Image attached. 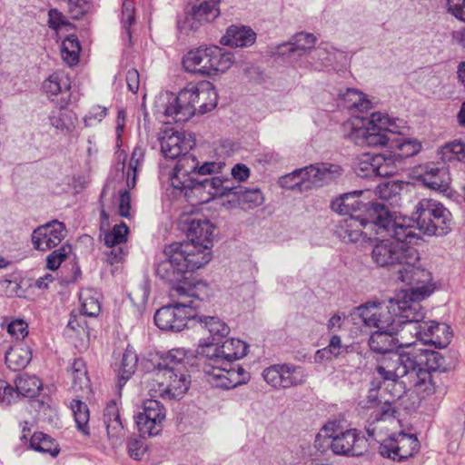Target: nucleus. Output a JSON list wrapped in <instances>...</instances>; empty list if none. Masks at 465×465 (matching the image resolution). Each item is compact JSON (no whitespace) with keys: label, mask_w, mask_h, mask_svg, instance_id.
<instances>
[{"label":"nucleus","mask_w":465,"mask_h":465,"mask_svg":"<svg viewBox=\"0 0 465 465\" xmlns=\"http://www.w3.org/2000/svg\"><path fill=\"white\" fill-rule=\"evenodd\" d=\"M420 444L414 434L394 433L382 440L379 452L384 458L401 462L413 457L420 450Z\"/></svg>","instance_id":"13"},{"label":"nucleus","mask_w":465,"mask_h":465,"mask_svg":"<svg viewBox=\"0 0 465 465\" xmlns=\"http://www.w3.org/2000/svg\"><path fill=\"white\" fill-rule=\"evenodd\" d=\"M42 388V382L36 376L27 374L20 375L15 380V396L33 398Z\"/></svg>","instance_id":"43"},{"label":"nucleus","mask_w":465,"mask_h":465,"mask_svg":"<svg viewBox=\"0 0 465 465\" xmlns=\"http://www.w3.org/2000/svg\"><path fill=\"white\" fill-rule=\"evenodd\" d=\"M316 43V37L311 33L299 32L292 35L287 43L276 46L273 55L292 58L309 54Z\"/></svg>","instance_id":"24"},{"label":"nucleus","mask_w":465,"mask_h":465,"mask_svg":"<svg viewBox=\"0 0 465 465\" xmlns=\"http://www.w3.org/2000/svg\"><path fill=\"white\" fill-rule=\"evenodd\" d=\"M396 133L398 131L392 120L387 114L376 112L371 114L369 126L353 128L349 139L359 146L390 148Z\"/></svg>","instance_id":"11"},{"label":"nucleus","mask_w":465,"mask_h":465,"mask_svg":"<svg viewBox=\"0 0 465 465\" xmlns=\"http://www.w3.org/2000/svg\"><path fill=\"white\" fill-rule=\"evenodd\" d=\"M80 50L79 41L74 35H68L62 43L63 58L70 66L78 63Z\"/></svg>","instance_id":"49"},{"label":"nucleus","mask_w":465,"mask_h":465,"mask_svg":"<svg viewBox=\"0 0 465 465\" xmlns=\"http://www.w3.org/2000/svg\"><path fill=\"white\" fill-rule=\"evenodd\" d=\"M263 381L275 389H286L305 382L306 375L301 366L275 364L263 370Z\"/></svg>","instance_id":"18"},{"label":"nucleus","mask_w":465,"mask_h":465,"mask_svg":"<svg viewBox=\"0 0 465 465\" xmlns=\"http://www.w3.org/2000/svg\"><path fill=\"white\" fill-rule=\"evenodd\" d=\"M397 302V299H391L388 304L373 302L372 308L376 310L375 324L373 327L377 330L399 331L401 330L398 320V307L391 308L392 303Z\"/></svg>","instance_id":"28"},{"label":"nucleus","mask_w":465,"mask_h":465,"mask_svg":"<svg viewBox=\"0 0 465 465\" xmlns=\"http://www.w3.org/2000/svg\"><path fill=\"white\" fill-rule=\"evenodd\" d=\"M70 88V78L64 72L52 74L42 84L44 93L52 101H56L59 107H64L69 104Z\"/></svg>","instance_id":"22"},{"label":"nucleus","mask_w":465,"mask_h":465,"mask_svg":"<svg viewBox=\"0 0 465 465\" xmlns=\"http://www.w3.org/2000/svg\"><path fill=\"white\" fill-rule=\"evenodd\" d=\"M221 0H195L191 11L183 21H178L181 32L188 34L197 30L204 23L213 22L220 15L218 5Z\"/></svg>","instance_id":"17"},{"label":"nucleus","mask_w":465,"mask_h":465,"mask_svg":"<svg viewBox=\"0 0 465 465\" xmlns=\"http://www.w3.org/2000/svg\"><path fill=\"white\" fill-rule=\"evenodd\" d=\"M81 304L80 312L88 317H96L100 313L101 306L98 293L91 289L82 290L79 294Z\"/></svg>","instance_id":"46"},{"label":"nucleus","mask_w":465,"mask_h":465,"mask_svg":"<svg viewBox=\"0 0 465 465\" xmlns=\"http://www.w3.org/2000/svg\"><path fill=\"white\" fill-rule=\"evenodd\" d=\"M65 237V227L63 223L53 220L38 226L32 233V242L38 251H47L57 246Z\"/></svg>","instance_id":"20"},{"label":"nucleus","mask_w":465,"mask_h":465,"mask_svg":"<svg viewBox=\"0 0 465 465\" xmlns=\"http://www.w3.org/2000/svg\"><path fill=\"white\" fill-rule=\"evenodd\" d=\"M446 7L448 13L465 22V0H447Z\"/></svg>","instance_id":"63"},{"label":"nucleus","mask_w":465,"mask_h":465,"mask_svg":"<svg viewBox=\"0 0 465 465\" xmlns=\"http://www.w3.org/2000/svg\"><path fill=\"white\" fill-rule=\"evenodd\" d=\"M225 165L226 164L223 160L205 161L202 163H199L198 178L203 175H214L221 173Z\"/></svg>","instance_id":"58"},{"label":"nucleus","mask_w":465,"mask_h":465,"mask_svg":"<svg viewBox=\"0 0 465 465\" xmlns=\"http://www.w3.org/2000/svg\"><path fill=\"white\" fill-rule=\"evenodd\" d=\"M71 410L74 414L77 429L84 435H89V409L86 403L80 400H73L71 402Z\"/></svg>","instance_id":"47"},{"label":"nucleus","mask_w":465,"mask_h":465,"mask_svg":"<svg viewBox=\"0 0 465 465\" xmlns=\"http://www.w3.org/2000/svg\"><path fill=\"white\" fill-rule=\"evenodd\" d=\"M398 332L377 330L369 338L370 350L382 356L375 368L381 380L397 383L401 378L410 377L420 401L436 393L444 394L447 374L458 364L457 352L410 345L404 350L396 337Z\"/></svg>","instance_id":"1"},{"label":"nucleus","mask_w":465,"mask_h":465,"mask_svg":"<svg viewBox=\"0 0 465 465\" xmlns=\"http://www.w3.org/2000/svg\"><path fill=\"white\" fill-rule=\"evenodd\" d=\"M256 39V34L244 25H231L226 34L221 38V44L231 47H246L252 45Z\"/></svg>","instance_id":"32"},{"label":"nucleus","mask_w":465,"mask_h":465,"mask_svg":"<svg viewBox=\"0 0 465 465\" xmlns=\"http://www.w3.org/2000/svg\"><path fill=\"white\" fill-rule=\"evenodd\" d=\"M397 410L389 401H385L383 403L376 405L368 418L369 427L366 429L367 434L370 438L374 436L375 429L371 426L381 420H391L396 417Z\"/></svg>","instance_id":"41"},{"label":"nucleus","mask_w":465,"mask_h":465,"mask_svg":"<svg viewBox=\"0 0 465 465\" xmlns=\"http://www.w3.org/2000/svg\"><path fill=\"white\" fill-rule=\"evenodd\" d=\"M203 46L190 50L183 59V65L187 72L199 74L202 67Z\"/></svg>","instance_id":"55"},{"label":"nucleus","mask_w":465,"mask_h":465,"mask_svg":"<svg viewBox=\"0 0 465 465\" xmlns=\"http://www.w3.org/2000/svg\"><path fill=\"white\" fill-rule=\"evenodd\" d=\"M143 384L153 398L179 400L188 391L190 380L188 371L154 369L145 374Z\"/></svg>","instance_id":"10"},{"label":"nucleus","mask_w":465,"mask_h":465,"mask_svg":"<svg viewBox=\"0 0 465 465\" xmlns=\"http://www.w3.org/2000/svg\"><path fill=\"white\" fill-rule=\"evenodd\" d=\"M106 114L107 109L105 107L100 105L94 106L84 118L85 126H92L96 123H100Z\"/></svg>","instance_id":"62"},{"label":"nucleus","mask_w":465,"mask_h":465,"mask_svg":"<svg viewBox=\"0 0 465 465\" xmlns=\"http://www.w3.org/2000/svg\"><path fill=\"white\" fill-rule=\"evenodd\" d=\"M448 325L445 323H440L435 321L421 322L418 325H413V331H415L416 336L423 341L425 343V338L431 339L436 331L443 333L447 331Z\"/></svg>","instance_id":"53"},{"label":"nucleus","mask_w":465,"mask_h":465,"mask_svg":"<svg viewBox=\"0 0 465 465\" xmlns=\"http://www.w3.org/2000/svg\"><path fill=\"white\" fill-rule=\"evenodd\" d=\"M366 227L374 231V224L368 220L356 215L348 216L338 223L335 233L343 242L354 243L366 237V233L363 232Z\"/></svg>","instance_id":"25"},{"label":"nucleus","mask_w":465,"mask_h":465,"mask_svg":"<svg viewBox=\"0 0 465 465\" xmlns=\"http://www.w3.org/2000/svg\"><path fill=\"white\" fill-rule=\"evenodd\" d=\"M214 229V226L206 219L192 218L187 221L188 241L180 242V244L191 243L194 247L191 252L194 255H204L207 264L212 258L211 249Z\"/></svg>","instance_id":"14"},{"label":"nucleus","mask_w":465,"mask_h":465,"mask_svg":"<svg viewBox=\"0 0 465 465\" xmlns=\"http://www.w3.org/2000/svg\"><path fill=\"white\" fill-rule=\"evenodd\" d=\"M411 224L429 236H445L452 230V214L441 203L423 198L415 206Z\"/></svg>","instance_id":"7"},{"label":"nucleus","mask_w":465,"mask_h":465,"mask_svg":"<svg viewBox=\"0 0 465 465\" xmlns=\"http://www.w3.org/2000/svg\"><path fill=\"white\" fill-rule=\"evenodd\" d=\"M391 150L386 154V158L392 160V166L397 169V163H401L405 158L411 157L417 154L420 149L421 144L416 139H408L404 137H393L390 143Z\"/></svg>","instance_id":"29"},{"label":"nucleus","mask_w":465,"mask_h":465,"mask_svg":"<svg viewBox=\"0 0 465 465\" xmlns=\"http://www.w3.org/2000/svg\"><path fill=\"white\" fill-rule=\"evenodd\" d=\"M353 171L357 176L364 179L386 177L396 173L392 160L385 153H362L353 163Z\"/></svg>","instance_id":"16"},{"label":"nucleus","mask_w":465,"mask_h":465,"mask_svg":"<svg viewBox=\"0 0 465 465\" xmlns=\"http://www.w3.org/2000/svg\"><path fill=\"white\" fill-rule=\"evenodd\" d=\"M452 338V331L450 327L448 325L447 331L440 333V331H436L433 335V338L427 339L425 338V344L434 345L436 348L443 349L446 348Z\"/></svg>","instance_id":"59"},{"label":"nucleus","mask_w":465,"mask_h":465,"mask_svg":"<svg viewBox=\"0 0 465 465\" xmlns=\"http://www.w3.org/2000/svg\"><path fill=\"white\" fill-rule=\"evenodd\" d=\"M229 184L232 186L233 189L228 191L224 196H228L229 194L237 195L239 201L242 203H249V207L257 205L259 201L262 200V193L258 188L243 190L241 186H234L231 179Z\"/></svg>","instance_id":"52"},{"label":"nucleus","mask_w":465,"mask_h":465,"mask_svg":"<svg viewBox=\"0 0 465 465\" xmlns=\"http://www.w3.org/2000/svg\"><path fill=\"white\" fill-rule=\"evenodd\" d=\"M137 354L133 349L127 348L124 352L118 370V382L119 389L126 383L131 375L134 372L137 365Z\"/></svg>","instance_id":"42"},{"label":"nucleus","mask_w":465,"mask_h":465,"mask_svg":"<svg viewBox=\"0 0 465 465\" xmlns=\"http://www.w3.org/2000/svg\"><path fill=\"white\" fill-rule=\"evenodd\" d=\"M50 124L60 134H70L75 127V115L64 107L53 110L49 114Z\"/></svg>","instance_id":"38"},{"label":"nucleus","mask_w":465,"mask_h":465,"mask_svg":"<svg viewBox=\"0 0 465 465\" xmlns=\"http://www.w3.org/2000/svg\"><path fill=\"white\" fill-rule=\"evenodd\" d=\"M420 258L411 262V265L404 266L403 269L400 271L397 279L408 285L421 283V286H425L426 283L430 282L432 279L431 273L420 266Z\"/></svg>","instance_id":"35"},{"label":"nucleus","mask_w":465,"mask_h":465,"mask_svg":"<svg viewBox=\"0 0 465 465\" xmlns=\"http://www.w3.org/2000/svg\"><path fill=\"white\" fill-rule=\"evenodd\" d=\"M30 445L36 451L50 454L52 457H56L60 451L59 446L54 440L41 431L33 434Z\"/></svg>","instance_id":"45"},{"label":"nucleus","mask_w":465,"mask_h":465,"mask_svg":"<svg viewBox=\"0 0 465 465\" xmlns=\"http://www.w3.org/2000/svg\"><path fill=\"white\" fill-rule=\"evenodd\" d=\"M219 343L200 344L199 353L207 359L203 366L207 381L224 390L246 383L250 380L249 372L234 362L246 355L248 345L239 339Z\"/></svg>","instance_id":"5"},{"label":"nucleus","mask_w":465,"mask_h":465,"mask_svg":"<svg viewBox=\"0 0 465 465\" xmlns=\"http://www.w3.org/2000/svg\"><path fill=\"white\" fill-rule=\"evenodd\" d=\"M341 105L349 110L357 109L360 112H367L371 107V103L366 94L355 88L340 90L338 94Z\"/></svg>","instance_id":"37"},{"label":"nucleus","mask_w":465,"mask_h":465,"mask_svg":"<svg viewBox=\"0 0 465 465\" xmlns=\"http://www.w3.org/2000/svg\"><path fill=\"white\" fill-rule=\"evenodd\" d=\"M194 247L189 244L173 242L165 247L163 259L156 263V275L172 285L173 299L199 298L209 299L211 288L201 280H189L188 272H193L206 264V257L193 254Z\"/></svg>","instance_id":"3"},{"label":"nucleus","mask_w":465,"mask_h":465,"mask_svg":"<svg viewBox=\"0 0 465 465\" xmlns=\"http://www.w3.org/2000/svg\"><path fill=\"white\" fill-rule=\"evenodd\" d=\"M142 411L134 416L141 436L158 435L163 427L166 417L164 406L157 400L149 399L143 402Z\"/></svg>","instance_id":"15"},{"label":"nucleus","mask_w":465,"mask_h":465,"mask_svg":"<svg viewBox=\"0 0 465 465\" xmlns=\"http://www.w3.org/2000/svg\"><path fill=\"white\" fill-rule=\"evenodd\" d=\"M218 94L210 82L189 84L178 94L160 93L153 103L155 117L165 124L184 123L198 112L206 114L216 107Z\"/></svg>","instance_id":"4"},{"label":"nucleus","mask_w":465,"mask_h":465,"mask_svg":"<svg viewBox=\"0 0 465 465\" xmlns=\"http://www.w3.org/2000/svg\"><path fill=\"white\" fill-rule=\"evenodd\" d=\"M328 445L336 455L361 456L367 450V440L355 429L330 435Z\"/></svg>","instance_id":"19"},{"label":"nucleus","mask_w":465,"mask_h":465,"mask_svg":"<svg viewBox=\"0 0 465 465\" xmlns=\"http://www.w3.org/2000/svg\"><path fill=\"white\" fill-rule=\"evenodd\" d=\"M104 423L113 444H117L124 436V426L115 401H110L104 411Z\"/></svg>","instance_id":"30"},{"label":"nucleus","mask_w":465,"mask_h":465,"mask_svg":"<svg viewBox=\"0 0 465 465\" xmlns=\"http://www.w3.org/2000/svg\"><path fill=\"white\" fill-rule=\"evenodd\" d=\"M212 62L207 68L211 70V76L226 72L234 63L233 53L225 51L217 45H211Z\"/></svg>","instance_id":"39"},{"label":"nucleus","mask_w":465,"mask_h":465,"mask_svg":"<svg viewBox=\"0 0 465 465\" xmlns=\"http://www.w3.org/2000/svg\"><path fill=\"white\" fill-rule=\"evenodd\" d=\"M195 323H199L203 329H206L210 336L204 340L203 344H208L211 342L218 343L220 341L229 334L230 328L216 316H205L200 314V311H197V319Z\"/></svg>","instance_id":"33"},{"label":"nucleus","mask_w":465,"mask_h":465,"mask_svg":"<svg viewBox=\"0 0 465 465\" xmlns=\"http://www.w3.org/2000/svg\"><path fill=\"white\" fill-rule=\"evenodd\" d=\"M420 180L426 187L444 194H449L450 191L451 178L450 169L445 163L427 165L424 173L420 175Z\"/></svg>","instance_id":"26"},{"label":"nucleus","mask_w":465,"mask_h":465,"mask_svg":"<svg viewBox=\"0 0 465 465\" xmlns=\"http://www.w3.org/2000/svg\"><path fill=\"white\" fill-rule=\"evenodd\" d=\"M161 152L165 158L175 159L193 148L194 143L180 133L164 134L159 137Z\"/></svg>","instance_id":"27"},{"label":"nucleus","mask_w":465,"mask_h":465,"mask_svg":"<svg viewBox=\"0 0 465 465\" xmlns=\"http://www.w3.org/2000/svg\"><path fill=\"white\" fill-rule=\"evenodd\" d=\"M373 302H366L354 308L353 315L361 319L363 324L368 327H373L377 322H375L376 310L372 308Z\"/></svg>","instance_id":"56"},{"label":"nucleus","mask_w":465,"mask_h":465,"mask_svg":"<svg viewBox=\"0 0 465 465\" xmlns=\"http://www.w3.org/2000/svg\"><path fill=\"white\" fill-rule=\"evenodd\" d=\"M353 350V345L342 344L341 337L334 334L331 337L326 347L316 351L313 357L314 362L322 363L324 361H331L333 359H341L352 352Z\"/></svg>","instance_id":"31"},{"label":"nucleus","mask_w":465,"mask_h":465,"mask_svg":"<svg viewBox=\"0 0 465 465\" xmlns=\"http://www.w3.org/2000/svg\"><path fill=\"white\" fill-rule=\"evenodd\" d=\"M310 191L330 184L342 175L341 165L331 163H316L305 166Z\"/></svg>","instance_id":"23"},{"label":"nucleus","mask_w":465,"mask_h":465,"mask_svg":"<svg viewBox=\"0 0 465 465\" xmlns=\"http://www.w3.org/2000/svg\"><path fill=\"white\" fill-rule=\"evenodd\" d=\"M177 163L170 177L173 193L183 196L192 204L205 203L215 197H223L232 189L230 179L224 176L198 179L199 161L184 152L177 157Z\"/></svg>","instance_id":"6"},{"label":"nucleus","mask_w":465,"mask_h":465,"mask_svg":"<svg viewBox=\"0 0 465 465\" xmlns=\"http://www.w3.org/2000/svg\"><path fill=\"white\" fill-rule=\"evenodd\" d=\"M129 228L124 223L115 224L111 231L104 235V245L110 248L107 252V262L110 264L121 262L128 253L126 246Z\"/></svg>","instance_id":"21"},{"label":"nucleus","mask_w":465,"mask_h":465,"mask_svg":"<svg viewBox=\"0 0 465 465\" xmlns=\"http://www.w3.org/2000/svg\"><path fill=\"white\" fill-rule=\"evenodd\" d=\"M308 55L314 70L321 71L331 64V54L325 48L318 47L311 51Z\"/></svg>","instance_id":"54"},{"label":"nucleus","mask_w":465,"mask_h":465,"mask_svg":"<svg viewBox=\"0 0 465 465\" xmlns=\"http://www.w3.org/2000/svg\"><path fill=\"white\" fill-rule=\"evenodd\" d=\"M71 376L74 390L89 388L90 380L87 375L85 362L82 359H74L71 367Z\"/></svg>","instance_id":"48"},{"label":"nucleus","mask_w":465,"mask_h":465,"mask_svg":"<svg viewBox=\"0 0 465 465\" xmlns=\"http://www.w3.org/2000/svg\"><path fill=\"white\" fill-rule=\"evenodd\" d=\"M84 316L85 315H84L82 312L79 314L71 313L67 328L71 329L78 334L87 333V323L84 318Z\"/></svg>","instance_id":"61"},{"label":"nucleus","mask_w":465,"mask_h":465,"mask_svg":"<svg viewBox=\"0 0 465 465\" xmlns=\"http://www.w3.org/2000/svg\"><path fill=\"white\" fill-rule=\"evenodd\" d=\"M307 169L304 167L297 168L292 172L282 175L278 180V184L282 189L297 193L310 191L307 180Z\"/></svg>","instance_id":"36"},{"label":"nucleus","mask_w":465,"mask_h":465,"mask_svg":"<svg viewBox=\"0 0 465 465\" xmlns=\"http://www.w3.org/2000/svg\"><path fill=\"white\" fill-rule=\"evenodd\" d=\"M32 360V351L25 343L13 345L5 356V364L8 369L17 371L27 366Z\"/></svg>","instance_id":"34"},{"label":"nucleus","mask_w":465,"mask_h":465,"mask_svg":"<svg viewBox=\"0 0 465 465\" xmlns=\"http://www.w3.org/2000/svg\"><path fill=\"white\" fill-rule=\"evenodd\" d=\"M70 250V246L63 245L59 249L53 251L46 258L47 268L52 271L58 269L66 259Z\"/></svg>","instance_id":"57"},{"label":"nucleus","mask_w":465,"mask_h":465,"mask_svg":"<svg viewBox=\"0 0 465 465\" xmlns=\"http://www.w3.org/2000/svg\"><path fill=\"white\" fill-rule=\"evenodd\" d=\"M430 295L427 286L411 287V294L404 293L402 299L397 298V302L392 303L391 308L398 307V320L400 326L418 325L423 322L425 312L420 303V300Z\"/></svg>","instance_id":"12"},{"label":"nucleus","mask_w":465,"mask_h":465,"mask_svg":"<svg viewBox=\"0 0 465 465\" xmlns=\"http://www.w3.org/2000/svg\"><path fill=\"white\" fill-rule=\"evenodd\" d=\"M363 195V191H352L341 194L331 201V209L341 215L361 217L374 225L386 219V216L392 212L384 203L365 202Z\"/></svg>","instance_id":"9"},{"label":"nucleus","mask_w":465,"mask_h":465,"mask_svg":"<svg viewBox=\"0 0 465 465\" xmlns=\"http://www.w3.org/2000/svg\"><path fill=\"white\" fill-rule=\"evenodd\" d=\"M374 232L392 238L380 240L373 245L371 256L378 267L399 275L404 266L411 265L420 259L415 246L422 241V237L415 232L409 217H398L391 212L386 219L374 225Z\"/></svg>","instance_id":"2"},{"label":"nucleus","mask_w":465,"mask_h":465,"mask_svg":"<svg viewBox=\"0 0 465 465\" xmlns=\"http://www.w3.org/2000/svg\"><path fill=\"white\" fill-rule=\"evenodd\" d=\"M403 187L404 183L401 181H387L378 185L377 194L381 200L388 202L391 205H395L401 200Z\"/></svg>","instance_id":"44"},{"label":"nucleus","mask_w":465,"mask_h":465,"mask_svg":"<svg viewBox=\"0 0 465 465\" xmlns=\"http://www.w3.org/2000/svg\"><path fill=\"white\" fill-rule=\"evenodd\" d=\"M143 157L144 149L141 145L137 144L133 150L126 173L127 185L129 188H134L135 186L137 171L143 163Z\"/></svg>","instance_id":"50"},{"label":"nucleus","mask_w":465,"mask_h":465,"mask_svg":"<svg viewBox=\"0 0 465 465\" xmlns=\"http://www.w3.org/2000/svg\"><path fill=\"white\" fill-rule=\"evenodd\" d=\"M173 303L163 306L154 314L155 325L166 331L178 332L195 324L197 311L206 305L208 299H179Z\"/></svg>","instance_id":"8"},{"label":"nucleus","mask_w":465,"mask_h":465,"mask_svg":"<svg viewBox=\"0 0 465 465\" xmlns=\"http://www.w3.org/2000/svg\"><path fill=\"white\" fill-rule=\"evenodd\" d=\"M134 19V7L133 2L124 0L122 7V24L128 35H130V27Z\"/></svg>","instance_id":"60"},{"label":"nucleus","mask_w":465,"mask_h":465,"mask_svg":"<svg viewBox=\"0 0 465 465\" xmlns=\"http://www.w3.org/2000/svg\"><path fill=\"white\" fill-rule=\"evenodd\" d=\"M7 331L17 340H23L28 334L27 324L23 320L11 322L7 326Z\"/></svg>","instance_id":"64"},{"label":"nucleus","mask_w":465,"mask_h":465,"mask_svg":"<svg viewBox=\"0 0 465 465\" xmlns=\"http://www.w3.org/2000/svg\"><path fill=\"white\" fill-rule=\"evenodd\" d=\"M187 352L183 348H177L169 351L166 355L161 358L156 369H170L175 371H187Z\"/></svg>","instance_id":"40"},{"label":"nucleus","mask_w":465,"mask_h":465,"mask_svg":"<svg viewBox=\"0 0 465 465\" xmlns=\"http://www.w3.org/2000/svg\"><path fill=\"white\" fill-rule=\"evenodd\" d=\"M443 162H465V143L454 141L442 146L440 151Z\"/></svg>","instance_id":"51"}]
</instances>
